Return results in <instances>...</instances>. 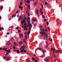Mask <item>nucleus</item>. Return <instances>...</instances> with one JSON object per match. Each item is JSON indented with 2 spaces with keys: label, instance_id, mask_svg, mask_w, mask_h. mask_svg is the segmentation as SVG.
Returning <instances> with one entry per match:
<instances>
[{
  "label": "nucleus",
  "instance_id": "f257e3e1",
  "mask_svg": "<svg viewBox=\"0 0 62 62\" xmlns=\"http://www.w3.org/2000/svg\"><path fill=\"white\" fill-rule=\"evenodd\" d=\"M24 46H22L20 49V50H21L20 51L21 53L22 54H24V53H26V50H24L25 47H24Z\"/></svg>",
  "mask_w": 62,
  "mask_h": 62
},
{
  "label": "nucleus",
  "instance_id": "f03ea898",
  "mask_svg": "<svg viewBox=\"0 0 62 62\" xmlns=\"http://www.w3.org/2000/svg\"><path fill=\"white\" fill-rule=\"evenodd\" d=\"M40 31V34H42L44 35H46V33L45 32H44L45 31V29H42V31Z\"/></svg>",
  "mask_w": 62,
  "mask_h": 62
},
{
  "label": "nucleus",
  "instance_id": "7ed1b4c3",
  "mask_svg": "<svg viewBox=\"0 0 62 62\" xmlns=\"http://www.w3.org/2000/svg\"><path fill=\"white\" fill-rule=\"evenodd\" d=\"M21 19L22 20H23V17L21 15L19 17L18 19V21H20Z\"/></svg>",
  "mask_w": 62,
  "mask_h": 62
},
{
  "label": "nucleus",
  "instance_id": "20e7f679",
  "mask_svg": "<svg viewBox=\"0 0 62 62\" xmlns=\"http://www.w3.org/2000/svg\"><path fill=\"white\" fill-rule=\"evenodd\" d=\"M27 21L28 23L29 26H31V25H32L31 24H30V21L27 20Z\"/></svg>",
  "mask_w": 62,
  "mask_h": 62
},
{
  "label": "nucleus",
  "instance_id": "39448f33",
  "mask_svg": "<svg viewBox=\"0 0 62 62\" xmlns=\"http://www.w3.org/2000/svg\"><path fill=\"white\" fill-rule=\"evenodd\" d=\"M59 52H60L59 50H57V51H53V55H54V53L55 52L57 53H58Z\"/></svg>",
  "mask_w": 62,
  "mask_h": 62
},
{
  "label": "nucleus",
  "instance_id": "423d86ee",
  "mask_svg": "<svg viewBox=\"0 0 62 62\" xmlns=\"http://www.w3.org/2000/svg\"><path fill=\"white\" fill-rule=\"evenodd\" d=\"M43 26L41 25H39V27L40 28V31H42V28H43Z\"/></svg>",
  "mask_w": 62,
  "mask_h": 62
},
{
  "label": "nucleus",
  "instance_id": "0eeeda50",
  "mask_svg": "<svg viewBox=\"0 0 62 62\" xmlns=\"http://www.w3.org/2000/svg\"><path fill=\"white\" fill-rule=\"evenodd\" d=\"M25 22H26V20H23H23L21 22V23L23 24L24 23H25Z\"/></svg>",
  "mask_w": 62,
  "mask_h": 62
},
{
  "label": "nucleus",
  "instance_id": "6e6552de",
  "mask_svg": "<svg viewBox=\"0 0 62 62\" xmlns=\"http://www.w3.org/2000/svg\"><path fill=\"white\" fill-rule=\"evenodd\" d=\"M10 60V58H9V57H6V60L7 61L9 60Z\"/></svg>",
  "mask_w": 62,
  "mask_h": 62
},
{
  "label": "nucleus",
  "instance_id": "1a4fd4ad",
  "mask_svg": "<svg viewBox=\"0 0 62 62\" xmlns=\"http://www.w3.org/2000/svg\"><path fill=\"white\" fill-rule=\"evenodd\" d=\"M5 51L7 52L8 53H10V50H5Z\"/></svg>",
  "mask_w": 62,
  "mask_h": 62
},
{
  "label": "nucleus",
  "instance_id": "9d476101",
  "mask_svg": "<svg viewBox=\"0 0 62 62\" xmlns=\"http://www.w3.org/2000/svg\"><path fill=\"white\" fill-rule=\"evenodd\" d=\"M10 44L9 42L8 41L7 42V45H8V46H9V45H10Z\"/></svg>",
  "mask_w": 62,
  "mask_h": 62
},
{
  "label": "nucleus",
  "instance_id": "9b49d317",
  "mask_svg": "<svg viewBox=\"0 0 62 62\" xmlns=\"http://www.w3.org/2000/svg\"><path fill=\"white\" fill-rule=\"evenodd\" d=\"M42 51L43 52V54H45V53L46 52V50L44 51L43 50H42Z\"/></svg>",
  "mask_w": 62,
  "mask_h": 62
},
{
  "label": "nucleus",
  "instance_id": "f8f14e48",
  "mask_svg": "<svg viewBox=\"0 0 62 62\" xmlns=\"http://www.w3.org/2000/svg\"><path fill=\"white\" fill-rule=\"evenodd\" d=\"M51 50H52V51H55V49H54L53 48V47H51Z\"/></svg>",
  "mask_w": 62,
  "mask_h": 62
},
{
  "label": "nucleus",
  "instance_id": "ddd939ff",
  "mask_svg": "<svg viewBox=\"0 0 62 62\" xmlns=\"http://www.w3.org/2000/svg\"><path fill=\"white\" fill-rule=\"evenodd\" d=\"M29 26H30V27H29V30H31V28L32 27V25H31Z\"/></svg>",
  "mask_w": 62,
  "mask_h": 62
},
{
  "label": "nucleus",
  "instance_id": "4468645a",
  "mask_svg": "<svg viewBox=\"0 0 62 62\" xmlns=\"http://www.w3.org/2000/svg\"><path fill=\"white\" fill-rule=\"evenodd\" d=\"M16 52H17V53L19 54V53L20 51L18 50H16Z\"/></svg>",
  "mask_w": 62,
  "mask_h": 62
},
{
  "label": "nucleus",
  "instance_id": "2eb2a0df",
  "mask_svg": "<svg viewBox=\"0 0 62 62\" xmlns=\"http://www.w3.org/2000/svg\"><path fill=\"white\" fill-rule=\"evenodd\" d=\"M19 43L20 44H23V42L22 41H20L19 42Z\"/></svg>",
  "mask_w": 62,
  "mask_h": 62
},
{
  "label": "nucleus",
  "instance_id": "dca6fc26",
  "mask_svg": "<svg viewBox=\"0 0 62 62\" xmlns=\"http://www.w3.org/2000/svg\"><path fill=\"white\" fill-rule=\"evenodd\" d=\"M3 6H1L0 7V9L1 10L3 9Z\"/></svg>",
  "mask_w": 62,
  "mask_h": 62
},
{
  "label": "nucleus",
  "instance_id": "f3484780",
  "mask_svg": "<svg viewBox=\"0 0 62 62\" xmlns=\"http://www.w3.org/2000/svg\"><path fill=\"white\" fill-rule=\"evenodd\" d=\"M29 1H26V2L27 3H29V4H30V0H29Z\"/></svg>",
  "mask_w": 62,
  "mask_h": 62
},
{
  "label": "nucleus",
  "instance_id": "a211bd4d",
  "mask_svg": "<svg viewBox=\"0 0 62 62\" xmlns=\"http://www.w3.org/2000/svg\"><path fill=\"white\" fill-rule=\"evenodd\" d=\"M36 19H35V18H33L32 19V21L34 22H35L36 21Z\"/></svg>",
  "mask_w": 62,
  "mask_h": 62
},
{
  "label": "nucleus",
  "instance_id": "6ab92c4d",
  "mask_svg": "<svg viewBox=\"0 0 62 62\" xmlns=\"http://www.w3.org/2000/svg\"><path fill=\"white\" fill-rule=\"evenodd\" d=\"M35 13L37 15H38V11L37 10H36L35 11Z\"/></svg>",
  "mask_w": 62,
  "mask_h": 62
},
{
  "label": "nucleus",
  "instance_id": "aec40b11",
  "mask_svg": "<svg viewBox=\"0 0 62 62\" xmlns=\"http://www.w3.org/2000/svg\"><path fill=\"white\" fill-rule=\"evenodd\" d=\"M23 42H25V43H26V39H23Z\"/></svg>",
  "mask_w": 62,
  "mask_h": 62
},
{
  "label": "nucleus",
  "instance_id": "412c9836",
  "mask_svg": "<svg viewBox=\"0 0 62 62\" xmlns=\"http://www.w3.org/2000/svg\"><path fill=\"white\" fill-rule=\"evenodd\" d=\"M40 49V48H37L36 49V50H35V53H36V51L38 50V49Z\"/></svg>",
  "mask_w": 62,
  "mask_h": 62
},
{
  "label": "nucleus",
  "instance_id": "4be33fe9",
  "mask_svg": "<svg viewBox=\"0 0 62 62\" xmlns=\"http://www.w3.org/2000/svg\"><path fill=\"white\" fill-rule=\"evenodd\" d=\"M45 57V55L44 54H43V55L42 56H41L40 57L41 58H43V57Z\"/></svg>",
  "mask_w": 62,
  "mask_h": 62
},
{
  "label": "nucleus",
  "instance_id": "5701e85b",
  "mask_svg": "<svg viewBox=\"0 0 62 62\" xmlns=\"http://www.w3.org/2000/svg\"><path fill=\"white\" fill-rule=\"evenodd\" d=\"M46 62H47L49 61V59L48 58H46Z\"/></svg>",
  "mask_w": 62,
  "mask_h": 62
},
{
  "label": "nucleus",
  "instance_id": "b1692460",
  "mask_svg": "<svg viewBox=\"0 0 62 62\" xmlns=\"http://www.w3.org/2000/svg\"><path fill=\"white\" fill-rule=\"evenodd\" d=\"M20 37H23V35L22 34H20Z\"/></svg>",
  "mask_w": 62,
  "mask_h": 62
},
{
  "label": "nucleus",
  "instance_id": "393cba45",
  "mask_svg": "<svg viewBox=\"0 0 62 62\" xmlns=\"http://www.w3.org/2000/svg\"><path fill=\"white\" fill-rule=\"evenodd\" d=\"M26 28V26H24V29H23L24 30H25Z\"/></svg>",
  "mask_w": 62,
  "mask_h": 62
},
{
  "label": "nucleus",
  "instance_id": "a878e982",
  "mask_svg": "<svg viewBox=\"0 0 62 62\" xmlns=\"http://www.w3.org/2000/svg\"><path fill=\"white\" fill-rule=\"evenodd\" d=\"M32 60L33 61H36V60H35V59L33 57H32Z\"/></svg>",
  "mask_w": 62,
  "mask_h": 62
},
{
  "label": "nucleus",
  "instance_id": "bb28decb",
  "mask_svg": "<svg viewBox=\"0 0 62 62\" xmlns=\"http://www.w3.org/2000/svg\"><path fill=\"white\" fill-rule=\"evenodd\" d=\"M27 19V18L26 17H24V19L23 18V20H26Z\"/></svg>",
  "mask_w": 62,
  "mask_h": 62
},
{
  "label": "nucleus",
  "instance_id": "cd10ccee",
  "mask_svg": "<svg viewBox=\"0 0 62 62\" xmlns=\"http://www.w3.org/2000/svg\"><path fill=\"white\" fill-rule=\"evenodd\" d=\"M34 4L35 5H36L37 4V1H36L35 3H34Z\"/></svg>",
  "mask_w": 62,
  "mask_h": 62
},
{
  "label": "nucleus",
  "instance_id": "c85d7f7f",
  "mask_svg": "<svg viewBox=\"0 0 62 62\" xmlns=\"http://www.w3.org/2000/svg\"><path fill=\"white\" fill-rule=\"evenodd\" d=\"M31 61L30 60L29 61L28 60H26L27 62H30Z\"/></svg>",
  "mask_w": 62,
  "mask_h": 62
},
{
  "label": "nucleus",
  "instance_id": "c756f323",
  "mask_svg": "<svg viewBox=\"0 0 62 62\" xmlns=\"http://www.w3.org/2000/svg\"><path fill=\"white\" fill-rule=\"evenodd\" d=\"M12 19V18H8V20L9 21H10Z\"/></svg>",
  "mask_w": 62,
  "mask_h": 62
},
{
  "label": "nucleus",
  "instance_id": "7c9ffc66",
  "mask_svg": "<svg viewBox=\"0 0 62 62\" xmlns=\"http://www.w3.org/2000/svg\"><path fill=\"white\" fill-rule=\"evenodd\" d=\"M7 49V48H3L2 49V50H4V51H5V50Z\"/></svg>",
  "mask_w": 62,
  "mask_h": 62
},
{
  "label": "nucleus",
  "instance_id": "2f4dec72",
  "mask_svg": "<svg viewBox=\"0 0 62 62\" xmlns=\"http://www.w3.org/2000/svg\"><path fill=\"white\" fill-rule=\"evenodd\" d=\"M30 31H29L28 33V34L29 35V34H30Z\"/></svg>",
  "mask_w": 62,
  "mask_h": 62
},
{
  "label": "nucleus",
  "instance_id": "473e14b6",
  "mask_svg": "<svg viewBox=\"0 0 62 62\" xmlns=\"http://www.w3.org/2000/svg\"><path fill=\"white\" fill-rule=\"evenodd\" d=\"M48 47V44H47V45L45 47V48H47Z\"/></svg>",
  "mask_w": 62,
  "mask_h": 62
},
{
  "label": "nucleus",
  "instance_id": "72a5a7b5",
  "mask_svg": "<svg viewBox=\"0 0 62 62\" xmlns=\"http://www.w3.org/2000/svg\"><path fill=\"white\" fill-rule=\"evenodd\" d=\"M28 7H29V9H30V5H29L28 6Z\"/></svg>",
  "mask_w": 62,
  "mask_h": 62
},
{
  "label": "nucleus",
  "instance_id": "f704fd0d",
  "mask_svg": "<svg viewBox=\"0 0 62 62\" xmlns=\"http://www.w3.org/2000/svg\"><path fill=\"white\" fill-rule=\"evenodd\" d=\"M28 19H27V21H29L30 20V17H28Z\"/></svg>",
  "mask_w": 62,
  "mask_h": 62
},
{
  "label": "nucleus",
  "instance_id": "c9c22d12",
  "mask_svg": "<svg viewBox=\"0 0 62 62\" xmlns=\"http://www.w3.org/2000/svg\"><path fill=\"white\" fill-rule=\"evenodd\" d=\"M18 32H19V33H20L21 32V31H20V30H18Z\"/></svg>",
  "mask_w": 62,
  "mask_h": 62
},
{
  "label": "nucleus",
  "instance_id": "e433bc0d",
  "mask_svg": "<svg viewBox=\"0 0 62 62\" xmlns=\"http://www.w3.org/2000/svg\"><path fill=\"white\" fill-rule=\"evenodd\" d=\"M8 52L6 53V54H5V56H6L7 55H8Z\"/></svg>",
  "mask_w": 62,
  "mask_h": 62
},
{
  "label": "nucleus",
  "instance_id": "4c0bfd02",
  "mask_svg": "<svg viewBox=\"0 0 62 62\" xmlns=\"http://www.w3.org/2000/svg\"><path fill=\"white\" fill-rule=\"evenodd\" d=\"M49 40H50V41H52V39H50V38H49Z\"/></svg>",
  "mask_w": 62,
  "mask_h": 62
},
{
  "label": "nucleus",
  "instance_id": "58836bf2",
  "mask_svg": "<svg viewBox=\"0 0 62 62\" xmlns=\"http://www.w3.org/2000/svg\"><path fill=\"white\" fill-rule=\"evenodd\" d=\"M45 5H47V2H45Z\"/></svg>",
  "mask_w": 62,
  "mask_h": 62
},
{
  "label": "nucleus",
  "instance_id": "ea45409f",
  "mask_svg": "<svg viewBox=\"0 0 62 62\" xmlns=\"http://www.w3.org/2000/svg\"><path fill=\"white\" fill-rule=\"evenodd\" d=\"M47 23V25H48L49 24V23L48 22H47V23Z\"/></svg>",
  "mask_w": 62,
  "mask_h": 62
},
{
  "label": "nucleus",
  "instance_id": "a19ab883",
  "mask_svg": "<svg viewBox=\"0 0 62 62\" xmlns=\"http://www.w3.org/2000/svg\"><path fill=\"white\" fill-rule=\"evenodd\" d=\"M43 38L45 40L46 39V37H44V38Z\"/></svg>",
  "mask_w": 62,
  "mask_h": 62
},
{
  "label": "nucleus",
  "instance_id": "79ce46f5",
  "mask_svg": "<svg viewBox=\"0 0 62 62\" xmlns=\"http://www.w3.org/2000/svg\"><path fill=\"white\" fill-rule=\"evenodd\" d=\"M22 7L21 6H19V8H21Z\"/></svg>",
  "mask_w": 62,
  "mask_h": 62
},
{
  "label": "nucleus",
  "instance_id": "37998d69",
  "mask_svg": "<svg viewBox=\"0 0 62 62\" xmlns=\"http://www.w3.org/2000/svg\"><path fill=\"white\" fill-rule=\"evenodd\" d=\"M41 13L42 15H43V13L42 11H41Z\"/></svg>",
  "mask_w": 62,
  "mask_h": 62
},
{
  "label": "nucleus",
  "instance_id": "c03bdc74",
  "mask_svg": "<svg viewBox=\"0 0 62 62\" xmlns=\"http://www.w3.org/2000/svg\"><path fill=\"white\" fill-rule=\"evenodd\" d=\"M6 58V56H5L4 57V58H4V59H5Z\"/></svg>",
  "mask_w": 62,
  "mask_h": 62
},
{
  "label": "nucleus",
  "instance_id": "a18cd8bd",
  "mask_svg": "<svg viewBox=\"0 0 62 62\" xmlns=\"http://www.w3.org/2000/svg\"><path fill=\"white\" fill-rule=\"evenodd\" d=\"M14 44L15 45H16L17 44L16 43V42H15L14 43Z\"/></svg>",
  "mask_w": 62,
  "mask_h": 62
},
{
  "label": "nucleus",
  "instance_id": "49530a36",
  "mask_svg": "<svg viewBox=\"0 0 62 62\" xmlns=\"http://www.w3.org/2000/svg\"><path fill=\"white\" fill-rule=\"evenodd\" d=\"M42 16H43V18H45V16H44L43 15Z\"/></svg>",
  "mask_w": 62,
  "mask_h": 62
},
{
  "label": "nucleus",
  "instance_id": "de8ad7c7",
  "mask_svg": "<svg viewBox=\"0 0 62 62\" xmlns=\"http://www.w3.org/2000/svg\"><path fill=\"white\" fill-rule=\"evenodd\" d=\"M19 16V14H17V17H18Z\"/></svg>",
  "mask_w": 62,
  "mask_h": 62
},
{
  "label": "nucleus",
  "instance_id": "09e8293b",
  "mask_svg": "<svg viewBox=\"0 0 62 62\" xmlns=\"http://www.w3.org/2000/svg\"><path fill=\"white\" fill-rule=\"evenodd\" d=\"M9 32H8L7 33V35H9Z\"/></svg>",
  "mask_w": 62,
  "mask_h": 62
},
{
  "label": "nucleus",
  "instance_id": "8fccbe9b",
  "mask_svg": "<svg viewBox=\"0 0 62 62\" xmlns=\"http://www.w3.org/2000/svg\"><path fill=\"white\" fill-rule=\"evenodd\" d=\"M22 28H23V29L24 28V26L23 27V26H22Z\"/></svg>",
  "mask_w": 62,
  "mask_h": 62
},
{
  "label": "nucleus",
  "instance_id": "3c124183",
  "mask_svg": "<svg viewBox=\"0 0 62 62\" xmlns=\"http://www.w3.org/2000/svg\"><path fill=\"white\" fill-rule=\"evenodd\" d=\"M23 7H22L21 8V9L22 10H23Z\"/></svg>",
  "mask_w": 62,
  "mask_h": 62
},
{
  "label": "nucleus",
  "instance_id": "603ef678",
  "mask_svg": "<svg viewBox=\"0 0 62 62\" xmlns=\"http://www.w3.org/2000/svg\"><path fill=\"white\" fill-rule=\"evenodd\" d=\"M14 17H15V16H16V14H14Z\"/></svg>",
  "mask_w": 62,
  "mask_h": 62
},
{
  "label": "nucleus",
  "instance_id": "864d4df0",
  "mask_svg": "<svg viewBox=\"0 0 62 62\" xmlns=\"http://www.w3.org/2000/svg\"><path fill=\"white\" fill-rule=\"evenodd\" d=\"M56 57V55H54V57L55 58Z\"/></svg>",
  "mask_w": 62,
  "mask_h": 62
},
{
  "label": "nucleus",
  "instance_id": "5fc2aeb1",
  "mask_svg": "<svg viewBox=\"0 0 62 62\" xmlns=\"http://www.w3.org/2000/svg\"><path fill=\"white\" fill-rule=\"evenodd\" d=\"M27 29H28L27 28H26V29H25V30L26 31H27Z\"/></svg>",
  "mask_w": 62,
  "mask_h": 62
},
{
  "label": "nucleus",
  "instance_id": "6e6d98bb",
  "mask_svg": "<svg viewBox=\"0 0 62 62\" xmlns=\"http://www.w3.org/2000/svg\"><path fill=\"white\" fill-rule=\"evenodd\" d=\"M28 15L29 16H30V13H28Z\"/></svg>",
  "mask_w": 62,
  "mask_h": 62
},
{
  "label": "nucleus",
  "instance_id": "4d7b16f0",
  "mask_svg": "<svg viewBox=\"0 0 62 62\" xmlns=\"http://www.w3.org/2000/svg\"><path fill=\"white\" fill-rule=\"evenodd\" d=\"M24 25H27V24H26V23H25L24 24Z\"/></svg>",
  "mask_w": 62,
  "mask_h": 62
},
{
  "label": "nucleus",
  "instance_id": "13d9d810",
  "mask_svg": "<svg viewBox=\"0 0 62 62\" xmlns=\"http://www.w3.org/2000/svg\"><path fill=\"white\" fill-rule=\"evenodd\" d=\"M45 31H46V32H47V29H46Z\"/></svg>",
  "mask_w": 62,
  "mask_h": 62
},
{
  "label": "nucleus",
  "instance_id": "bf43d9fd",
  "mask_svg": "<svg viewBox=\"0 0 62 62\" xmlns=\"http://www.w3.org/2000/svg\"><path fill=\"white\" fill-rule=\"evenodd\" d=\"M40 11H42V8H41V9H40Z\"/></svg>",
  "mask_w": 62,
  "mask_h": 62
},
{
  "label": "nucleus",
  "instance_id": "052dcab7",
  "mask_svg": "<svg viewBox=\"0 0 62 62\" xmlns=\"http://www.w3.org/2000/svg\"><path fill=\"white\" fill-rule=\"evenodd\" d=\"M48 36V35L47 34H46V37L47 38Z\"/></svg>",
  "mask_w": 62,
  "mask_h": 62
},
{
  "label": "nucleus",
  "instance_id": "680f3d73",
  "mask_svg": "<svg viewBox=\"0 0 62 62\" xmlns=\"http://www.w3.org/2000/svg\"><path fill=\"white\" fill-rule=\"evenodd\" d=\"M33 24H34V26H36V24H34L33 23Z\"/></svg>",
  "mask_w": 62,
  "mask_h": 62
},
{
  "label": "nucleus",
  "instance_id": "e2e57ef3",
  "mask_svg": "<svg viewBox=\"0 0 62 62\" xmlns=\"http://www.w3.org/2000/svg\"><path fill=\"white\" fill-rule=\"evenodd\" d=\"M19 13V12H18V11H17L16 12V13Z\"/></svg>",
  "mask_w": 62,
  "mask_h": 62
},
{
  "label": "nucleus",
  "instance_id": "0e129e2a",
  "mask_svg": "<svg viewBox=\"0 0 62 62\" xmlns=\"http://www.w3.org/2000/svg\"><path fill=\"white\" fill-rule=\"evenodd\" d=\"M24 34L25 35L27 34V33H26V32H25Z\"/></svg>",
  "mask_w": 62,
  "mask_h": 62
},
{
  "label": "nucleus",
  "instance_id": "69168bd1",
  "mask_svg": "<svg viewBox=\"0 0 62 62\" xmlns=\"http://www.w3.org/2000/svg\"><path fill=\"white\" fill-rule=\"evenodd\" d=\"M46 19H44V21L45 22H46Z\"/></svg>",
  "mask_w": 62,
  "mask_h": 62
},
{
  "label": "nucleus",
  "instance_id": "338daca9",
  "mask_svg": "<svg viewBox=\"0 0 62 62\" xmlns=\"http://www.w3.org/2000/svg\"><path fill=\"white\" fill-rule=\"evenodd\" d=\"M16 29H19V28H18V27H16Z\"/></svg>",
  "mask_w": 62,
  "mask_h": 62
},
{
  "label": "nucleus",
  "instance_id": "774afa93",
  "mask_svg": "<svg viewBox=\"0 0 62 62\" xmlns=\"http://www.w3.org/2000/svg\"><path fill=\"white\" fill-rule=\"evenodd\" d=\"M1 30H4V29L3 28H2V29H1Z\"/></svg>",
  "mask_w": 62,
  "mask_h": 62
}]
</instances>
